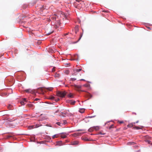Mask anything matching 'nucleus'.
Returning a JSON list of instances; mask_svg holds the SVG:
<instances>
[{"label": "nucleus", "instance_id": "obj_13", "mask_svg": "<svg viewBox=\"0 0 152 152\" xmlns=\"http://www.w3.org/2000/svg\"><path fill=\"white\" fill-rule=\"evenodd\" d=\"M78 144V142L77 141H75L72 142V145H76Z\"/></svg>", "mask_w": 152, "mask_h": 152}, {"label": "nucleus", "instance_id": "obj_3", "mask_svg": "<svg viewBox=\"0 0 152 152\" xmlns=\"http://www.w3.org/2000/svg\"><path fill=\"white\" fill-rule=\"evenodd\" d=\"M61 137L63 138H65L66 137L67 134L66 133H61Z\"/></svg>", "mask_w": 152, "mask_h": 152}, {"label": "nucleus", "instance_id": "obj_5", "mask_svg": "<svg viewBox=\"0 0 152 152\" xmlns=\"http://www.w3.org/2000/svg\"><path fill=\"white\" fill-rule=\"evenodd\" d=\"M75 29V32L76 34L77 32L79 30V28H78V26H76L75 28H74Z\"/></svg>", "mask_w": 152, "mask_h": 152}, {"label": "nucleus", "instance_id": "obj_43", "mask_svg": "<svg viewBox=\"0 0 152 152\" xmlns=\"http://www.w3.org/2000/svg\"><path fill=\"white\" fill-rule=\"evenodd\" d=\"M30 127H31V129H32V128H34L33 127V126H31Z\"/></svg>", "mask_w": 152, "mask_h": 152}, {"label": "nucleus", "instance_id": "obj_31", "mask_svg": "<svg viewBox=\"0 0 152 152\" xmlns=\"http://www.w3.org/2000/svg\"><path fill=\"white\" fill-rule=\"evenodd\" d=\"M63 123L64 124H65L67 123V122L66 121L64 120L63 121Z\"/></svg>", "mask_w": 152, "mask_h": 152}, {"label": "nucleus", "instance_id": "obj_2", "mask_svg": "<svg viewBox=\"0 0 152 152\" xmlns=\"http://www.w3.org/2000/svg\"><path fill=\"white\" fill-rule=\"evenodd\" d=\"M82 70V69H75L74 70V73L73 74V75H76L77 74H76V72H79Z\"/></svg>", "mask_w": 152, "mask_h": 152}, {"label": "nucleus", "instance_id": "obj_17", "mask_svg": "<svg viewBox=\"0 0 152 152\" xmlns=\"http://www.w3.org/2000/svg\"><path fill=\"white\" fill-rule=\"evenodd\" d=\"M60 75L58 73H56L55 75V77H60Z\"/></svg>", "mask_w": 152, "mask_h": 152}, {"label": "nucleus", "instance_id": "obj_9", "mask_svg": "<svg viewBox=\"0 0 152 152\" xmlns=\"http://www.w3.org/2000/svg\"><path fill=\"white\" fill-rule=\"evenodd\" d=\"M68 96L69 98H73V95L72 93H69L68 95Z\"/></svg>", "mask_w": 152, "mask_h": 152}, {"label": "nucleus", "instance_id": "obj_49", "mask_svg": "<svg viewBox=\"0 0 152 152\" xmlns=\"http://www.w3.org/2000/svg\"><path fill=\"white\" fill-rule=\"evenodd\" d=\"M61 113L62 114H63V113Z\"/></svg>", "mask_w": 152, "mask_h": 152}, {"label": "nucleus", "instance_id": "obj_24", "mask_svg": "<svg viewBox=\"0 0 152 152\" xmlns=\"http://www.w3.org/2000/svg\"><path fill=\"white\" fill-rule=\"evenodd\" d=\"M114 125L113 124L111 125L109 127V128L110 129L112 128H113Z\"/></svg>", "mask_w": 152, "mask_h": 152}, {"label": "nucleus", "instance_id": "obj_8", "mask_svg": "<svg viewBox=\"0 0 152 152\" xmlns=\"http://www.w3.org/2000/svg\"><path fill=\"white\" fill-rule=\"evenodd\" d=\"M135 124V123H134L129 124L127 125V127H132L134 125V124Z\"/></svg>", "mask_w": 152, "mask_h": 152}, {"label": "nucleus", "instance_id": "obj_33", "mask_svg": "<svg viewBox=\"0 0 152 152\" xmlns=\"http://www.w3.org/2000/svg\"><path fill=\"white\" fill-rule=\"evenodd\" d=\"M53 31H52V32H48L47 33V34H48V35H50V34H52V33H53Z\"/></svg>", "mask_w": 152, "mask_h": 152}, {"label": "nucleus", "instance_id": "obj_10", "mask_svg": "<svg viewBox=\"0 0 152 152\" xmlns=\"http://www.w3.org/2000/svg\"><path fill=\"white\" fill-rule=\"evenodd\" d=\"M12 106L11 104H9L7 107V108L9 110H12Z\"/></svg>", "mask_w": 152, "mask_h": 152}, {"label": "nucleus", "instance_id": "obj_39", "mask_svg": "<svg viewBox=\"0 0 152 152\" xmlns=\"http://www.w3.org/2000/svg\"><path fill=\"white\" fill-rule=\"evenodd\" d=\"M92 129L91 128H90L89 129V131L90 132H91V131Z\"/></svg>", "mask_w": 152, "mask_h": 152}, {"label": "nucleus", "instance_id": "obj_7", "mask_svg": "<svg viewBox=\"0 0 152 152\" xmlns=\"http://www.w3.org/2000/svg\"><path fill=\"white\" fill-rule=\"evenodd\" d=\"M81 86L80 85H75V88L76 89H80L81 88Z\"/></svg>", "mask_w": 152, "mask_h": 152}, {"label": "nucleus", "instance_id": "obj_48", "mask_svg": "<svg viewBox=\"0 0 152 152\" xmlns=\"http://www.w3.org/2000/svg\"><path fill=\"white\" fill-rule=\"evenodd\" d=\"M67 34H68V33L66 34L65 35H67Z\"/></svg>", "mask_w": 152, "mask_h": 152}, {"label": "nucleus", "instance_id": "obj_19", "mask_svg": "<svg viewBox=\"0 0 152 152\" xmlns=\"http://www.w3.org/2000/svg\"><path fill=\"white\" fill-rule=\"evenodd\" d=\"M84 111V109H81L79 110V112L81 113H83Z\"/></svg>", "mask_w": 152, "mask_h": 152}, {"label": "nucleus", "instance_id": "obj_29", "mask_svg": "<svg viewBox=\"0 0 152 152\" xmlns=\"http://www.w3.org/2000/svg\"><path fill=\"white\" fill-rule=\"evenodd\" d=\"M133 143H134V142H129L128 143V144L129 145H132V144H133Z\"/></svg>", "mask_w": 152, "mask_h": 152}, {"label": "nucleus", "instance_id": "obj_36", "mask_svg": "<svg viewBox=\"0 0 152 152\" xmlns=\"http://www.w3.org/2000/svg\"><path fill=\"white\" fill-rule=\"evenodd\" d=\"M83 86H85V87H88V85H87V84H85V85H83Z\"/></svg>", "mask_w": 152, "mask_h": 152}, {"label": "nucleus", "instance_id": "obj_30", "mask_svg": "<svg viewBox=\"0 0 152 152\" xmlns=\"http://www.w3.org/2000/svg\"><path fill=\"white\" fill-rule=\"evenodd\" d=\"M20 103L22 105H24V102L23 101H21Z\"/></svg>", "mask_w": 152, "mask_h": 152}, {"label": "nucleus", "instance_id": "obj_15", "mask_svg": "<svg viewBox=\"0 0 152 152\" xmlns=\"http://www.w3.org/2000/svg\"><path fill=\"white\" fill-rule=\"evenodd\" d=\"M69 103L70 104H72V105H74L75 104V101H71L69 102Z\"/></svg>", "mask_w": 152, "mask_h": 152}, {"label": "nucleus", "instance_id": "obj_14", "mask_svg": "<svg viewBox=\"0 0 152 152\" xmlns=\"http://www.w3.org/2000/svg\"><path fill=\"white\" fill-rule=\"evenodd\" d=\"M60 22L59 20L57 21L56 23V24H57V25L58 26H60Z\"/></svg>", "mask_w": 152, "mask_h": 152}, {"label": "nucleus", "instance_id": "obj_35", "mask_svg": "<svg viewBox=\"0 0 152 152\" xmlns=\"http://www.w3.org/2000/svg\"><path fill=\"white\" fill-rule=\"evenodd\" d=\"M59 100V99L58 98L57 99H55V101H56V102H58Z\"/></svg>", "mask_w": 152, "mask_h": 152}, {"label": "nucleus", "instance_id": "obj_18", "mask_svg": "<svg viewBox=\"0 0 152 152\" xmlns=\"http://www.w3.org/2000/svg\"><path fill=\"white\" fill-rule=\"evenodd\" d=\"M27 106L29 107H32L33 106V105L32 104H27Z\"/></svg>", "mask_w": 152, "mask_h": 152}, {"label": "nucleus", "instance_id": "obj_32", "mask_svg": "<svg viewBox=\"0 0 152 152\" xmlns=\"http://www.w3.org/2000/svg\"><path fill=\"white\" fill-rule=\"evenodd\" d=\"M49 91H51L52 90V89L51 88H48L47 89Z\"/></svg>", "mask_w": 152, "mask_h": 152}, {"label": "nucleus", "instance_id": "obj_21", "mask_svg": "<svg viewBox=\"0 0 152 152\" xmlns=\"http://www.w3.org/2000/svg\"><path fill=\"white\" fill-rule=\"evenodd\" d=\"M49 99H50L53 100L54 99H55V97L53 96H51L49 97Z\"/></svg>", "mask_w": 152, "mask_h": 152}, {"label": "nucleus", "instance_id": "obj_28", "mask_svg": "<svg viewBox=\"0 0 152 152\" xmlns=\"http://www.w3.org/2000/svg\"><path fill=\"white\" fill-rule=\"evenodd\" d=\"M76 80V79L75 78H71V80L72 81H74Z\"/></svg>", "mask_w": 152, "mask_h": 152}, {"label": "nucleus", "instance_id": "obj_41", "mask_svg": "<svg viewBox=\"0 0 152 152\" xmlns=\"http://www.w3.org/2000/svg\"><path fill=\"white\" fill-rule=\"evenodd\" d=\"M76 1L78 2H80L81 0H76Z\"/></svg>", "mask_w": 152, "mask_h": 152}, {"label": "nucleus", "instance_id": "obj_27", "mask_svg": "<svg viewBox=\"0 0 152 152\" xmlns=\"http://www.w3.org/2000/svg\"><path fill=\"white\" fill-rule=\"evenodd\" d=\"M118 122L120 124H122L124 123V121H118Z\"/></svg>", "mask_w": 152, "mask_h": 152}, {"label": "nucleus", "instance_id": "obj_22", "mask_svg": "<svg viewBox=\"0 0 152 152\" xmlns=\"http://www.w3.org/2000/svg\"><path fill=\"white\" fill-rule=\"evenodd\" d=\"M65 73L66 74L68 75L69 73V70H66L65 71Z\"/></svg>", "mask_w": 152, "mask_h": 152}, {"label": "nucleus", "instance_id": "obj_44", "mask_svg": "<svg viewBox=\"0 0 152 152\" xmlns=\"http://www.w3.org/2000/svg\"><path fill=\"white\" fill-rule=\"evenodd\" d=\"M83 80V81H84L85 80L84 79H81V80Z\"/></svg>", "mask_w": 152, "mask_h": 152}, {"label": "nucleus", "instance_id": "obj_12", "mask_svg": "<svg viewBox=\"0 0 152 152\" xmlns=\"http://www.w3.org/2000/svg\"><path fill=\"white\" fill-rule=\"evenodd\" d=\"M56 15H54L51 17V19L53 20H56Z\"/></svg>", "mask_w": 152, "mask_h": 152}, {"label": "nucleus", "instance_id": "obj_6", "mask_svg": "<svg viewBox=\"0 0 152 152\" xmlns=\"http://www.w3.org/2000/svg\"><path fill=\"white\" fill-rule=\"evenodd\" d=\"M13 136L12 134H9L8 135H7L6 136V139H9L10 137H12Z\"/></svg>", "mask_w": 152, "mask_h": 152}, {"label": "nucleus", "instance_id": "obj_47", "mask_svg": "<svg viewBox=\"0 0 152 152\" xmlns=\"http://www.w3.org/2000/svg\"><path fill=\"white\" fill-rule=\"evenodd\" d=\"M35 127H38V126H37V125H36V126Z\"/></svg>", "mask_w": 152, "mask_h": 152}, {"label": "nucleus", "instance_id": "obj_1", "mask_svg": "<svg viewBox=\"0 0 152 152\" xmlns=\"http://www.w3.org/2000/svg\"><path fill=\"white\" fill-rule=\"evenodd\" d=\"M66 94V92L65 91H59L57 93V95L63 98L64 97Z\"/></svg>", "mask_w": 152, "mask_h": 152}, {"label": "nucleus", "instance_id": "obj_11", "mask_svg": "<svg viewBox=\"0 0 152 152\" xmlns=\"http://www.w3.org/2000/svg\"><path fill=\"white\" fill-rule=\"evenodd\" d=\"M93 128L97 131L99 129V128L98 126H96L93 127Z\"/></svg>", "mask_w": 152, "mask_h": 152}, {"label": "nucleus", "instance_id": "obj_23", "mask_svg": "<svg viewBox=\"0 0 152 152\" xmlns=\"http://www.w3.org/2000/svg\"><path fill=\"white\" fill-rule=\"evenodd\" d=\"M99 134H102V135H104L105 134V133H102V132H99L98 133Z\"/></svg>", "mask_w": 152, "mask_h": 152}, {"label": "nucleus", "instance_id": "obj_20", "mask_svg": "<svg viewBox=\"0 0 152 152\" xmlns=\"http://www.w3.org/2000/svg\"><path fill=\"white\" fill-rule=\"evenodd\" d=\"M82 36H83V34H80V37L79 38L78 40L76 42H78V41H79L80 39H81V38L82 37Z\"/></svg>", "mask_w": 152, "mask_h": 152}, {"label": "nucleus", "instance_id": "obj_42", "mask_svg": "<svg viewBox=\"0 0 152 152\" xmlns=\"http://www.w3.org/2000/svg\"><path fill=\"white\" fill-rule=\"evenodd\" d=\"M23 100L25 102H26V99H25V98H24V99H23Z\"/></svg>", "mask_w": 152, "mask_h": 152}, {"label": "nucleus", "instance_id": "obj_37", "mask_svg": "<svg viewBox=\"0 0 152 152\" xmlns=\"http://www.w3.org/2000/svg\"><path fill=\"white\" fill-rule=\"evenodd\" d=\"M39 99H38V98H36L34 100V101H37L39 100Z\"/></svg>", "mask_w": 152, "mask_h": 152}, {"label": "nucleus", "instance_id": "obj_34", "mask_svg": "<svg viewBox=\"0 0 152 152\" xmlns=\"http://www.w3.org/2000/svg\"><path fill=\"white\" fill-rule=\"evenodd\" d=\"M135 128L136 129H140V128L139 127V126H135Z\"/></svg>", "mask_w": 152, "mask_h": 152}, {"label": "nucleus", "instance_id": "obj_26", "mask_svg": "<svg viewBox=\"0 0 152 152\" xmlns=\"http://www.w3.org/2000/svg\"><path fill=\"white\" fill-rule=\"evenodd\" d=\"M59 26H58L57 25V24H56L54 26V27L55 28H57Z\"/></svg>", "mask_w": 152, "mask_h": 152}, {"label": "nucleus", "instance_id": "obj_25", "mask_svg": "<svg viewBox=\"0 0 152 152\" xmlns=\"http://www.w3.org/2000/svg\"><path fill=\"white\" fill-rule=\"evenodd\" d=\"M56 124L59 126H62L61 125V123L59 122H58L56 123Z\"/></svg>", "mask_w": 152, "mask_h": 152}, {"label": "nucleus", "instance_id": "obj_16", "mask_svg": "<svg viewBox=\"0 0 152 152\" xmlns=\"http://www.w3.org/2000/svg\"><path fill=\"white\" fill-rule=\"evenodd\" d=\"M58 137V134H55V135H53L52 136V138L53 139H54L55 138H57V137Z\"/></svg>", "mask_w": 152, "mask_h": 152}, {"label": "nucleus", "instance_id": "obj_40", "mask_svg": "<svg viewBox=\"0 0 152 152\" xmlns=\"http://www.w3.org/2000/svg\"><path fill=\"white\" fill-rule=\"evenodd\" d=\"M52 71V72H54L55 71V69H54V68H53Z\"/></svg>", "mask_w": 152, "mask_h": 152}, {"label": "nucleus", "instance_id": "obj_46", "mask_svg": "<svg viewBox=\"0 0 152 152\" xmlns=\"http://www.w3.org/2000/svg\"><path fill=\"white\" fill-rule=\"evenodd\" d=\"M71 60H75V59H72Z\"/></svg>", "mask_w": 152, "mask_h": 152}, {"label": "nucleus", "instance_id": "obj_45", "mask_svg": "<svg viewBox=\"0 0 152 152\" xmlns=\"http://www.w3.org/2000/svg\"><path fill=\"white\" fill-rule=\"evenodd\" d=\"M139 121H136L135 123H137Z\"/></svg>", "mask_w": 152, "mask_h": 152}, {"label": "nucleus", "instance_id": "obj_38", "mask_svg": "<svg viewBox=\"0 0 152 152\" xmlns=\"http://www.w3.org/2000/svg\"><path fill=\"white\" fill-rule=\"evenodd\" d=\"M62 143V142L61 141H59L58 142V143L59 144H60Z\"/></svg>", "mask_w": 152, "mask_h": 152}, {"label": "nucleus", "instance_id": "obj_4", "mask_svg": "<svg viewBox=\"0 0 152 152\" xmlns=\"http://www.w3.org/2000/svg\"><path fill=\"white\" fill-rule=\"evenodd\" d=\"M25 91L26 92L28 93H34L32 90H31V89H28L25 90Z\"/></svg>", "mask_w": 152, "mask_h": 152}]
</instances>
